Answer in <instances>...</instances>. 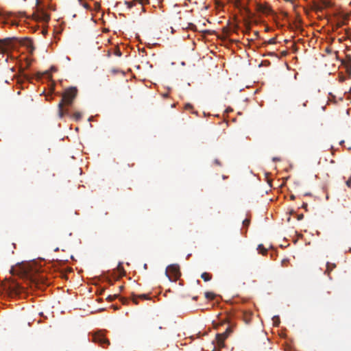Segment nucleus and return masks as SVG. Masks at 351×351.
<instances>
[{
	"mask_svg": "<svg viewBox=\"0 0 351 351\" xmlns=\"http://www.w3.org/2000/svg\"><path fill=\"white\" fill-rule=\"evenodd\" d=\"M77 95V89L76 87H69L65 89L62 94V97L58 104V114L60 118L68 114V110L64 109V106H71L73 100Z\"/></svg>",
	"mask_w": 351,
	"mask_h": 351,
	"instance_id": "f257e3e1",
	"label": "nucleus"
},
{
	"mask_svg": "<svg viewBox=\"0 0 351 351\" xmlns=\"http://www.w3.org/2000/svg\"><path fill=\"white\" fill-rule=\"evenodd\" d=\"M165 274L170 280L176 281L180 276L179 266L176 264L168 266Z\"/></svg>",
	"mask_w": 351,
	"mask_h": 351,
	"instance_id": "f03ea898",
	"label": "nucleus"
},
{
	"mask_svg": "<svg viewBox=\"0 0 351 351\" xmlns=\"http://www.w3.org/2000/svg\"><path fill=\"white\" fill-rule=\"evenodd\" d=\"M13 48V40L11 38L0 39V53H7Z\"/></svg>",
	"mask_w": 351,
	"mask_h": 351,
	"instance_id": "7ed1b4c3",
	"label": "nucleus"
},
{
	"mask_svg": "<svg viewBox=\"0 0 351 351\" xmlns=\"http://www.w3.org/2000/svg\"><path fill=\"white\" fill-rule=\"evenodd\" d=\"M232 328L230 327H228L226 329V331L223 333L217 334L216 340L217 342V345L219 347L224 346V340L229 336V335L232 332Z\"/></svg>",
	"mask_w": 351,
	"mask_h": 351,
	"instance_id": "20e7f679",
	"label": "nucleus"
},
{
	"mask_svg": "<svg viewBox=\"0 0 351 351\" xmlns=\"http://www.w3.org/2000/svg\"><path fill=\"white\" fill-rule=\"evenodd\" d=\"M5 289H6L11 295H19L23 290V288L16 282H12L8 286L5 285Z\"/></svg>",
	"mask_w": 351,
	"mask_h": 351,
	"instance_id": "39448f33",
	"label": "nucleus"
},
{
	"mask_svg": "<svg viewBox=\"0 0 351 351\" xmlns=\"http://www.w3.org/2000/svg\"><path fill=\"white\" fill-rule=\"evenodd\" d=\"M93 341L95 343H97L100 344L102 347H105V346H108L110 344V341L107 339L102 334L97 333L93 336Z\"/></svg>",
	"mask_w": 351,
	"mask_h": 351,
	"instance_id": "423d86ee",
	"label": "nucleus"
},
{
	"mask_svg": "<svg viewBox=\"0 0 351 351\" xmlns=\"http://www.w3.org/2000/svg\"><path fill=\"white\" fill-rule=\"evenodd\" d=\"M256 11L264 14H269L271 12V8L267 5V4H261V3H257L256 4Z\"/></svg>",
	"mask_w": 351,
	"mask_h": 351,
	"instance_id": "0eeeda50",
	"label": "nucleus"
},
{
	"mask_svg": "<svg viewBox=\"0 0 351 351\" xmlns=\"http://www.w3.org/2000/svg\"><path fill=\"white\" fill-rule=\"evenodd\" d=\"M30 282L36 285V287H38L39 283L47 284L43 276L38 274L34 276H30Z\"/></svg>",
	"mask_w": 351,
	"mask_h": 351,
	"instance_id": "6e6552de",
	"label": "nucleus"
},
{
	"mask_svg": "<svg viewBox=\"0 0 351 351\" xmlns=\"http://www.w3.org/2000/svg\"><path fill=\"white\" fill-rule=\"evenodd\" d=\"M332 5V3L330 0H320L317 4V11H322L323 9L330 8Z\"/></svg>",
	"mask_w": 351,
	"mask_h": 351,
	"instance_id": "1a4fd4ad",
	"label": "nucleus"
},
{
	"mask_svg": "<svg viewBox=\"0 0 351 351\" xmlns=\"http://www.w3.org/2000/svg\"><path fill=\"white\" fill-rule=\"evenodd\" d=\"M138 298L145 300V299H148V297L145 294H141L139 295H133L132 301L136 304H138V300H137Z\"/></svg>",
	"mask_w": 351,
	"mask_h": 351,
	"instance_id": "9d476101",
	"label": "nucleus"
},
{
	"mask_svg": "<svg viewBox=\"0 0 351 351\" xmlns=\"http://www.w3.org/2000/svg\"><path fill=\"white\" fill-rule=\"evenodd\" d=\"M38 17L40 20L45 22H48L50 19L49 15L44 12H42Z\"/></svg>",
	"mask_w": 351,
	"mask_h": 351,
	"instance_id": "9b49d317",
	"label": "nucleus"
},
{
	"mask_svg": "<svg viewBox=\"0 0 351 351\" xmlns=\"http://www.w3.org/2000/svg\"><path fill=\"white\" fill-rule=\"evenodd\" d=\"M201 278L205 281L208 282L212 279V275L207 272H204L201 275Z\"/></svg>",
	"mask_w": 351,
	"mask_h": 351,
	"instance_id": "f8f14e48",
	"label": "nucleus"
},
{
	"mask_svg": "<svg viewBox=\"0 0 351 351\" xmlns=\"http://www.w3.org/2000/svg\"><path fill=\"white\" fill-rule=\"evenodd\" d=\"M336 267V265L334 263H327L326 272L329 275L330 272Z\"/></svg>",
	"mask_w": 351,
	"mask_h": 351,
	"instance_id": "ddd939ff",
	"label": "nucleus"
},
{
	"mask_svg": "<svg viewBox=\"0 0 351 351\" xmlns=\"http://www.w3.org/2000/svg\"><path fill=\"white\" fill-rule=\"evenodd\" d=\"M135 2H138V4L142 7L143 3L141 0H134L133 2L125 1V4L128 5V8H131L134 5Z\"/></svg>",
	"mask_w": 351,
	"mask_h": 351,
	"instance_id": "4468645a",
	"label": "nucleus"
},
{
	"mask_svg": "<svg viewBox=\"0 0 351 351\" xmlns=\"http://www.w3.org/2000/svg\"><path fill=\"white\" fill-rule=\"evenodd\" d=\"M216 295L213 292H206L205 293V298L209 300H214Z\"/></svg>",
	"mask_w": 351,
	"mask_h": 351,
	"instance_id": "2eb2a0df",
	"label": "nucleus"
},
{
	"mask_svg": "<svg viewBox=\"0 0 351 351\" xmlns=\"http://www.w3.org/2000/svg\"><path fill=\"white\" fill-rule=\"evenodd\" d=\"M258 250L259 251L260 253H261L263 255L266 254L267 252V250L265 248V247L262 244L258 245Z\"/></svg>",
	"mask_w": 351,
	"mask_h": 351,
	"instance_id": "dca6fc26",
	"label": "nucleus"
},
{
	"mask_svg": "<svg viewBox=\"0 0 351 351\" xmlns=\"http://www.w3.org/2000/svg\"><path fill=\"white\" fill-rule=\"evenodd\" d=\"M73 118L75 119V120H80L82 117V114L80 112H76L73 114Z\"/></svg>",
	"mask_w": 351,
	"mask_h": 351,
	"instance_id": "f3484780",
	"label": "nucleus"
},
{
	"mask_svg": "<svg viewBox=\"0 0 351 351\" xmlns=\"http://www.w3.org/2000/svg\"><path fill=\"white\" fill-rule=\"evenodd\" d=\"M117 297V294L110 295L107 297L108 301H113Z\"/></svg>",
	"mask_w": 351,
	"mask_h": 351,
	"instance_id": "a211bd4d",
	"label": "nucleus"
},
{
	"mask_svg": "<svg viewBox=\"0 0 351 351\" xmlns=\"http://www.w3.org/2000/svg\"><path fill=\"white\" fill-rule=\"evenodd\" d=\"M250 223V220L248 219H245L243 221V226L247 227Z\"/></svg>",
	"mask_w": 351,
	"mask_h": 351,
	"instance_id": "6ab92c4d",
	"label": "nucleus"
},
{
	"mask_svg": "<svg viewBox=\"0 0 351 351\" xmlns=\"http://www.w3.org/2000/svg\"><path fill=\"white\" fill-rule=\"evenodd\" d=\"M279 319L278 317H274V324L275 326H278V324H279Z\"/></svg>",
	"mask_w": 351,
	"mask_h": 351,
	"instance_id": "aec40b11",
	"label": "nucleus"
},
{
	"mask_svg": "<svg viewBox=\"0 0 351 351\" xmlns=\"http://www.w3.org/2000/svg\"><path fill=\"white\" fill-rule=\"evenodd\" d=\"M307 207H308L307 203L304 202L302 205V208H304L306 211H307L308 210Z\"/></svg>",
	"mask_w": 351,
	"mask_h": 351,
	"instance_id": "412c9836",
	"label": "nucleus"
},
{
	"mask_svg": "<svg viewBox=\"0 0 351 351\" xmlns=\"http://www.w3.org/2000/svg\"><path fill=\"white\" fill-rule=\"evenodd\" d=\"M346 185L348 187H351V176L349 178V179L346 181Z\"/></svg>",
	"mask_w": 351,
	"mask_h": 351,
	"instance_id": "4be33fe9",
	"label": "nucleus"
},
{
	"mask_svg": "<svg viewBox=\"0 0 351 351\" xmlns=\"http://www.w3.org/2000/svg\"><path fill=\"white\" fill-rule=\"evenodd\" d=\"M214 163L217 166L221 165V162L218 159L215 160Z\"/></svg>",
	"mask_w": 351,
	"mask_h": 351,
	"instance_id": "5701e85b",
	"label": "nucleus"
},
{
	"mask_svg": "<svg viewBox=\"0 0 351 351\" xmlns=\"http://www.w3.org/2000/svg\"><path fill=\"white\" fill-rule=\"evenodd\" d=\"M303 217H304V215H303L302 214H300V215H299L298 216V220H301V219H303Z\"/></svg>",
	"mask_w": 351,
	"mask_h": 351,
	"instance_id": "b1692460",
	"label": "nucleus"
},
{
	"mask_svg": "<svg viewBox=\"0 0 351 351\" xmlns=\"http://www.w3.org/2000/svg\"><path fill=\"white\" fill-rule=\"evenodd\" d=\"M346 34L348 36H351V29L346 30Z\"/></svg>",
	"mask_w": 351,
	"mask_h": 351,
	"instance_id": "393cba45",
	"label": "nucleus"
},
{
	"mask_svg": "<svg viewBox=\"0 0 351 351\" xmlns=\"http://www.w3.org/2000/svg\"><path fill=\"white\" fill-rule=\"evenodd\" d=\"M269 43L270 44H274L275 43V40L274 38L272 39H270L269 41Z\"/></svg>",
	"mask_w": 351,
	"mask_h": 351,
	"instance_id": "a878e982",
	"label": "nucleus"
},
{
	"mask_svg": "<svg viewBox=\"0 0 351 351\" xmlns=\"http://www.w3.org/2000/svg\"><path fill=\"white\" fill-rule=\"evenodd\" d=\"M116 55L119 56H121V53L119 50H118L117 52H116Z\"/></svg>",
	"mask_w": 351,
	"mask_h": 351,
	"instance_id": "bb28decb",
	"label": "nucleus"
},
{
	"mask_svg": "<svg viewBox=\"0 0 351 351\" xmlns=\"http://www.w3.org/2000/svg\"><path fill=\"white\" fill-rule=\"evenodd\" d=\"M348 62H349V64H350V66H351V58H350V57H349Z\"/></svg>",
	"mask_w": 351,
	"mask_h": 351,
	"instance_id": "cd10ccee",
	"label": "nucleus"
},
{
	"mask_svg": "<svg viewBox=\"0 0 351 351\" xmlns=\"http://www.w3.org/2000/svg\"><path fill=\"white\" fill-rule=\"evenodd\" d=\"M111 71L112 73H116L117 72V71L115 69H112Z\"/></svg>",
	"mask_w": 351,
	"mask_h": 351,
	"instance_id": "c85d7f7f",
	"label": "nucleus"
},
{
	"mask_svg": "<svg viewBox=\"0 0 351 351\" xmlns=\"http://www.w3.org/2000/svg\"><path fill=\"white\" fill-rule=\"evenodd\" d=\"M245 322H246V323H248V322H249V320H250V318H247V317H245Z\"/></svg>",
	"mask_w": 351,
	"mask_h": 351,
	"instance_id": "c756f323",
	"label": "nucleus"
},
{
	"mask_svg": "<svg viewBox=\"0 0 351 351\" xmlns=\"http://www.w3.org/2000/svg\"><path fill=\"white\" fill-rule=\"evenodd\" d=\"M186 108H191V106L190 104H187V105L186 106Z\"/></svg>",
	"mask_w": 351,
	"mask_h": 351,
	"instance_id": "7c9ffc66",
	"label": "nucleus"
},
{
	"mask_svg": "<svg viewBox=\"0 0 351 351\" xmlns=\"http://www.w3.org/2000/svg\"><path fill=\"white\" fill-rule=\"evenodd\" d=\"M291 199H295V196H294L293 195H291Z\"/></svg>",
	"mask_w": 351,
	"mask_h": 351,
	"instance_id": "2f4dec72",
	"label": "nucleus"
},
{
	"mask_svg": "<svg viewBox=\"0 0 351 351\" xmlns=\"http://www.w3.org/2000/svg\"><path fill=\"white\" fill-rule=\"evenodd\" d=\"M51 71H56V68H55V67H53H53H51Z\"/></svg>",
	"mask_w": 351,
	"mask_h": 351,
	"instance_id": "473e14b6",
	"label": "nucleus"
},
{
	"mask_svg": "<svg viewBox=\"0 0 351 351\" xmlns=\"http://www.w3.org/2000/svg\"><path fill=\"white\" fill-rule=\"evenodd\" d=\"M330 162L331 164H334V163H335V160H331L330 161Z\"/></svg>",
	"mask_w": 351,
	"mask_h": 351,
	"instance_id": "72a5a7b5",
	"label": "nucleus"
},
{
	"mask_svg": "<svg viewBox=\"0 0 351 351\" xmlns=\"http://www.w3.org/2000/svg\"><path fill=\"white\" fill-rule=\"evenodd\" d=\"M123 288V286H120V287H119V290H120V291H121Z\"/></svg>",
	"mask_w": 351,
	"mask_h": 351,
	"instance_id": "f704fd0d",
	"label": "nucleus"
},
{
	"mask_svg": "<svg viewBox=\"0 0 351 351\" xmlns=\"http://www.w3.org/2000/svg\"><path fill=\"white\" fill-rule=\"evenodd\" d=\"M84 7L88 8V5H87V4H85V5H84Z\"/></svg>",
	"mask_w": 351,
	"mask_h": 351,
	"instance_id": "c9c22d12",
	"label": "nucleus"
}]
</instances>
